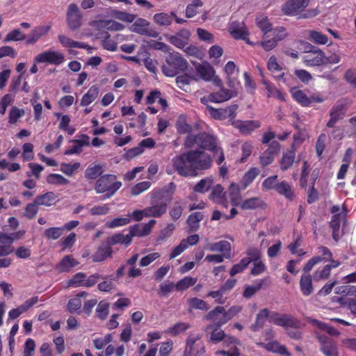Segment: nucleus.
Returning a JSON list of instances; mask_svg holds the SVG:
<instances>
[{"label":"nucleus","mask_w":356,"mask_h":356,"mask_svg":"<svg viewBox=\"0 0 356 356\" xmlns=\"http://www.w3.org/2000/svg\"><path fill=\"white\" fill-rule=\"evenodd\" d=\"M293 99L302 106H308L312 102L307 95L302 90L293 88L292 90Z\"/></svg>","instance_id":"47"},{"label":"nucleus","mask_w":356,"mask_h":356,"mask_svg":"<svg viewBox=\"0 0 356 356\" xmlns=\"http://www.w3.org/2000/svg\"><path fill=\"white\" fill-rule=\"evenodd\" d=\"M215 323L207 325L206 331L211 330L210 341L217 343L223 340L225 337V333L223 330H220V321L219 320L214 321Z\"/></svg>","instance_id":"21"},{"label":"nucleus","mask_w":356,"mask_h":356,"mask_svg":"<svg viewBox=\"0 0 356 356\" xmlns=\"http://www.w3.org/2000/svg\"><path fill=\"white\" fill-rule=\"evenodd\" d=\"M238 108L237 104H232L225 108H215L211 106H207L209 113L213 119L217 120L229 119L232 122L234 121Z\"/></svg>","instance_id":"7"},{"label":"nucleus","mask_w":356,"mask_h":356,"mask_svg":"<svg viewBox=\"0 0 356 356\" xmlns=\"http://www.w3.org/2000/svg\"><path fill=\"white\" fill-rule=\"evenodd\" d=\"M155 220H150L145 224H136L129 227V233L131 240L134 236H145L149 234L153 226L155 225Z\"/></svg>","instance_id":"16"},{"label":"nucleus","mask_w":356,"mask_h":356,"mask_svg":"<svg viewBox=\"0 0 356 356\" xmlns=\"http://www.w3.org/2000/svg\"><path fill=\"white\" fill-rule=\"evenodd\" d=\"M24 114V111L23 109L13 106L9 112L8 122L11 124H15Z\"/></svg>","instance_id":"64"},{"label":"nucleus","mask_w":356,"mask_h":356,"mask_svg":"<svg viewBox=\"0 0 356 356\" xmlns=\"http://www.w3.org/2000/svg\"><path fill=\"white\" fill-rule=\"evenodd\" d=\"M229 32L232 37L235 39L245 40L247 38L248 32L244 27H238L233 22L229 27Z\"/></svg>","instance_id":"51"},{"label":"nucleus","mask_w":356,"mask_h":356,"mask_svg":"<svg viewBox=\"0 0 356 356\" xmlns=\"http://www.w3.org/2000/svg\"><path fill=\"white\" fill-rule=\"evenodd\" d=\"M57 195L51 191L38 195L34 200L38 206L51 207L55 204Z\"/></svg>","instance_id":"31"},{"label":"nucleus","mask_w":356,"mask_h":356,"mask_svg":"<svg viewBox=\"0 0 356 356\" xmlns=\"http://www.w3.org/2000/svg\"><path fill=\"white\" fill-rule=\"evenodd\" d=\"M312 276L310 274H302L299 284L300 290L304 296H309L314 291Z\"/></svg>","instance_id":"24"},{"label":"nucleus","mask_w":356,"mask_h":356,"mask_svg":"<svg viewBox=\"0 0 356 356\" xmlns=\"http://www.w3.org/2000/svg\"><path fill=\"white\" fill-rule=\"evenodd\" d=\"M232 124L237 128L242 134H250L254 129L260 127L261 123L257 120H234Z\"/></svg>","instance_id":"17"},{"label":"nucleus","mask_w":356,"mask_h":356,"mask_svg":"<svg viewBox=\"0 0 356 356\" xmlns=\"http://www.w3.org/2000/svg\"><path fill=\"white\" fill-rule=\"evenodd\" d=\"M276 192L280 195L284 196L289 200H293L295 197L292 186L286 181H282L277 183Z\"/></svg>","instance_id":"36"},{"label":"nucleus","mask_w":356,"mask_h":356,"mask_svg":"<svg viewBox=\"0 0 356 356\" xmlns=\"http://www.w3.org/2000/svg\"><path fill=\"white\" fill-rule=\"evenodd\" d=\"M82 14L76 3H70L67 11V22L72 30H76L81 25Z\"/></svg>","instance_id":"12"},{"label":"nucleus","mask_w":356,"mask_h":356,"mask_svg":"<svg viewBox=\"0 0 356 356\" xmlns=\"http://www.w3.org/2000/svg\"><path fill=\"white\" fill-rule=\"evenodd\" d=\"M248 257L243 258V259H248L251 262L257 261L261 259V252L260 250L255 247H249L245 252Z\"/></svg>","instance_id":"57"},{"label":"nucleus","mask_w":356,"mask_h":356,"mask_svg":"<svg viewBox=\"0 0 356 356\" xmlns=\"http://www.w3.org/2000/svg\"><path fill=\"white\" fill-rule=\"evenodd\" d=\"M51 29V26H39L35 27L30 32L28 38L26 40V44H33L38 42L42 36L47 35Z\"/></svg>","instance_id":"22"},{"label":"nucleus","mask_w":356,"mask_h":356,"mask_svg":"<svg viewBox=\"0 0 356 356\" xmlns=\"http://www.w3.org/2000/svg\"><path fill=\"white\" fill-rule=\"evenodd\" d=\"M38 210V205L34 200L33 202L27 204L25 207L24 216L29 220L33 219L37 215Z\"/></svg>","instance_id":"58"},{"label":"nucleus","mask_w":356,"mask_h":356,"mask_svg":"<svg viewBox=\"0 0 356 356\" xmlns=\"http://www.w3.org/2000/svg\"><path fill=\"white\" fill-rule=\"evenodd\" d=\"M166 63L162 66V72L166 76L172 77L185 72L188 66L187 60L179 52L170 53L165 58Z\"/></svg>","instance_id":"5"},{"label":"nucleus","mask_w":356,"mask_h":356,"mask_svg":"<svg viewBox=\"0 0 356 356\" xmlns=\"http://www.w3.org/2000/svg\"><path fill=\"white\" fill-rule=\"evenodd\" d=\"M208 248L211 252H220L225 255L226 259L232 257V246L227 241H220L218 242L209 244Z\"/></svg>","instance_id":"20"},{"label":"nucleus","mask_w":356,"mask_h":356,"mask_svg":"<svg viewBox=\"0 0 356 356\" xmlns=\"http://www.w3.org/2000/svg\"><path fill=\"white\" fill-rule=\"evenodd\" d=\"M62 227H52L44 232V236L48 240H57L63 234Z\"/></svg>","instance_id":"48"},{"label":"nucleus","mask_w":356,"mask_h":356,"mask_svg":"<svg viewBox=\"0 0 356 356\" xmlns=\"http://www.w3.org/2000/svg\"><path fill=\"white\" fill-rule=\"evenodd\" d=\"M213 183L211 177L202 179L194 186L193 190L195 193H205L211 188Z\"/></svg>","instance_id":"42"},{"label":"nucleus","mask_w":356,"mask_h":356,"mask_svg":"<svg viewBox=\"0 0 356 356\" xmlns=\"http://www.w3.org/2000/svg\"><path fill=\"white\" fill-rule=\"evenodd\" d=\"M191 32L186 29H181L175 35L165 34L168 42L179 49H184L188 44L191 37Z\"/></svg>","instance_id":"11"},{"label":"nucleus","mask_w":356,"mask_h":356,"mask_svg":"<svg viewBox=\"0 0 356 356\" xmlns=\"http://www.w3.org/2000/svg\"><path fill=\"white\" fill-rule=\"evenodd\" d=\"M190 327L191 325L188 323L178 322L174 325L170 327L165 331V332L172 337H176L187 330L188 328H190Z\"/></svg>","instance_id":"43"},{"label":"nucleus","mask_w":356,"mask_h":356,"mask_svg":"<svg viewBox=\"0 0 356 356\" xmlns=\"http://www.w3.org/2000/svg\"><path fill=\"white\" fill-rule=\"evenodd\" d=\"M225 197H226L225 192L223 187L220 184L214 186L209 195V199L213 202H225Z\"/></svg>","instance_id":"41"},{"label":"nucleus","mask_w":356,"mask_h":356,"mask_svg":"<svg viewBox=\"0 0 356 356\" xmlns=\"http://www.w3.org/2000/svg\"><path fill=\"white\" fill-rule=\"evenodd\" d=\"M307 54L303 57V62L307 66H320L325 64V56L319 48L311 44L308 46Z\"/></svg>","instance_id":"8"},{"label":"nucleus","mask_w":356,"mask_h":356,"mask_svg":"<svg viewBox=\"0 0 356 356\" xmlns=\"http://www.w3.org/2000/svg\"><path fill=\"white\" fill-rule=\"evenodd\" d=\"M257 27L261 31L265 37L266 34L273 30V24L267 16L260 15L256 18Z\"/></svg>","instance_id":"40"},{"label":"nucleus","mask_w":356,"mask_h":356,"mask_svg":"<svg viewBox=\"0 0 356 356\" xmlns=\"http://www.w3.org/2000/svg\"><path fill=\"white\" fill-rule=\"evenodd\" d=\"M196 282L197 278L185 277L177 282L175 284V289L179 291H183L193 286Z\"/></svg>","instance_id":"50"},{"label":"nucleus","mask_w":356,"mask_h":356,"mask_svg":"<svg viewBox=\"0 0 356 356\" xmlns=\"http://www.w3.org/2000/svg\"><path fill=\"white\" fill-rule=\"evenodd\" d=\"M197 145L200 150H208L212 152L216 149L217 138L206 132H202L197 135L188 134L185 138L184 145L186 149H191Z\"/></svg>","instance_id":"4"},{"label":"nucleus","mask_w":356,"mask_h":356,"mask_svg":"<svg viewBox=\"0 0 356 356\" xmlns=\"http://www.w3.org/2000/svg\"><path fill=\"white\" fill-rule=\"evenodd\" d=\"M342 218L343 215L341 213H335L332 216L330 222V227L332 229V238L336 242L339 239V228Z\"/></svg>","instance_id":"38"},{"label":"nucleus","mask_w":356,"mask_h":356,"mask_svg":"<svg viewBox=\"0 0 356 356\" xmlns=\"http://www.w3.org/2000/svg\"><path fill=\"white\" fill-rule=\"evenodd\" d=\"M266 280L267 279L264 278L260 280L255 285L247 286L243 291V297L245 298H250L251 297H252L257 291H259L262 288L264 284L266 283Z\"/></svg>","instance_id":"45"},{"label":"nucleus","mask_w":356,"mask_h":356,"mask_svg":"<svg viewBox=\"0 0 356 356\" xmlns=\"http://www.w3.org/2000/svg\"><path fill=\"white\" fill-rule=\"evenodd\" d=\"M243 190L241 182L239 184L234 182H232L230 184L229 187V195L232 206L238 207L239 202L241 200V191Z\"/></svg>","instance_id":"26"},{"label":"nucleus","mask_w":356,"mask_h":356,"mask_svg":"<svg viewBox=\"0 0 356 356\" xmlns=\"http://www.w3.org/2000/svg\"><path fill=\"white\" fill-rule=\"evenodd\" d=\"M172 165H168L165 172L172 175L177 172L183 177H195L199 170H206L212 165L211 156L200 149H191L175 156L171 160Z\"/></svg>","instance_id":"1"},{"label":"nucleus","mask_w":356,"mask_h":356,"mask_svg":"<svg viewBox=\"0 0 356 356\" xmlns=\"http://www.w3.org/2000/svg\"><path fill=\"white\" fill-rule=\"evenodd\" d=\"M236 95V92L232 90L222 88L218 92H214L209 95V100L213 103H221L230 99Z\"/></svg>","instance_id":"19"},{"label":"nucleus","mask_w":356,"mask_h":356,"mask_svg":"<svg viewBox=\"0 0 356 356\" xmlns=\"http://www.w3.org/2000/svg\"><path fill=\"white\" fill-rule=\"evenodd\" d=\"M113 254L112 248L106 243L101 244L96 252L92 255V260L94 262H102L107 258L111 257Z\"/></svg>","instance_id":"23"},{"label":"nucleus","mask_w":356,"mask_h":356,"mask_svg":"<svg viewBox=\"0 0 356 356\" xmlns=\"http://www.w3.org/2000/svg\"><path fill=\"white\" fill-rule=\"evenodd\" d=\"M122 186L116 175L106 174L97 179L94 188L96 193L104 194L102 200H106L113 197Z\"/></svg>","instance_id":"3"},{"label":"nucleus","mask_w":356,"mask_h":356,"mask_svg":"<svg viewBox=\"0 0 356 356\" xmlns=\"http://www.w3.org/2000/svg\"><path fill=\"white\" fill-rule=\"evenodd\" d=\"M310 0H286L282 8V13L287 16H297L298 19H309L318 15V8L306 10Z\"/></svg>","instance_id":"2"},{"label":"nucleus","mask_w":356,"mask_h":356,"mask_svg":"<svg viewBox=\"0 0 356 356\" xmlns=\"http://www.w3.org/2000/svg\"><path fill=\"white\" fill-rule=\"evenodd\" d=\"M133 22L130 27L132 32L145 36H156V31L149 29V22L145 19L139 17Z\"/></svg>","instance_id":"14"},{"label":"nucleus","mask_w":356,"mask_h":356,"mask_svg":"<svg viewBox=\"0 0 356 356\" xmlns=\"http://www.w3.org/2000/svg\"><path fill=\"white\" fill-rule=\"evenodd\" d=\"M26 38V36L25 34L22 33V31L18 29H15L10 31L5 37L4 42H11V41H22Z\"/></svg>","instance_id":"56"},{"label":"nucleus","mask_w":356,"mask_h":356,"mask_svg":"<svg viewBox=\"0 0 356 356\" xmlns=\"http://www.w3.org/2000/svg\"><path fill=\"white\" fill-rule=\"evenodd\" d=\"M249 264L250 261H248V259H241L238 264L233 265L232 267L230 268V276L234 277L238 273H243L248 268Z\"/></svg>","instance_id":"54"},{"label":"nucleus","mask_w":356,"mask_h":356,"mask_svg":"<svg viewBox=\"0 0 356 356\" xmlns=\"http://www.w3.org/2000/svg\"><path fill=\"white\" fill-rule=\"evenodd\" d=\"M243 307L240 305H233L227 311L222 306H217L210 311L204 316V318L208 321H216L218 319L220 321V325H223L240 313Z\"/></svg>","instance_id":"6"},{"label":"nucleus","mask_w":356,"mask_h":356,"mask_svg":"<svg viewBox=\"0 0 356 356\" xmlns=\"http://www.w3.org/2000/svg\"><path fill=\"white\" fill-rule=\"evenodd\" d=\"M58 38L61 45L64 47L79 49H87L88 47L86 43L74 41L63 35H59Z\"/></svg>","instance_id":"37"},{"label":"nucleus","mask_w":356,"mask_h":356,"mask_svg":"<svg viewBox=\"0 0 356 356\" xmlns=\"http://www.w3.org/2000/svg\"><path fill=\"white\" fill-rule=\"evenodd\" d=\"M258 346L264 348L268 352L279 354L283 356H291L286 347L281 345L277 341H273L268 343L259 342Z\"/></svg>","instance_id":"18"},{"label":"nucleus","mask_w":356,"mask_h":356,"mask_svg":"<svg viewBox=\"0 0 356 356\" xmlns=\"http://www.w3.org/2000/svg\"><path fill=\"white\" fill-rule=\"evenodd\" d=\"M102 47L110 51H115L118 49L117 42L110 38L108 32H105L102 35Z\"/></svg>","instance_id":"52"},{"label":"nucleus","mask_w":356,"mask_h":356,"mask_svg":"<svg viewBox=\"0 0 356 356\" xmlns=\"http://www.w3.org/2000/svg\"><path fill=\"white\" fill-rule=\"evenodd\" d=\"M296 156V149L293 147L290 150L284 152L280 161V169L286 171L293 164Z\"/></svg>","instance_id":"28"},{"label":"nucleus","mask_w":356,"mask_h":356,"mask_svg":"<svg viewBox=\"0 0 356 356\" xmlns=\"http://www.w3.org/2000/svg\"><path fill=\"white\" fill-rule=\"evenodd\" d=\"M308 37L309 40L318 44H325L328 42L327 35L315 30L308 31Z\"/></svg>","instance_id":"46"},{"label":"nucleus","mask_w":356,"mask_h":356,"mask_svg":"<svg viewBox=\"0 0 356 356\" xmlns=\"http://www.w3.org/2000/svg\"><path fill=\"white\" fill-rule=\"evenodd\" d=\"M270 320L275 325L284 327L296 328L298 325V321L290 314L281 315L277 312H273Z\"/></svg>","instance_id":"13"},{"label":"nucleus","mask_w":356,"mask_h":356,"mask_svg":"<svg viewBox=\"0 0 356 356\" xmlns=\"http://www.w3.org/2000/svg\"><path fill=\"white\" fill-rule=\"evenodd\" d=\"M155 22L161 26H169L172 24V15L165 13H156L154 15Z\"/></svg>","instance_id":"59"},{"label":"nucleus","mask_w":356,"mask_h":356,"mask_svg":"<svg viewBox=\"0 0 356 356\" xmlns=\"http://www.w3.org/2000/svg\"><path fill=\"white\" fill-rule=\"evenodd\" d=\"M204 215L200 211L194 212L190 214L187 218V225L189 232H196L200 228V222L203 220Z\"/></svg>","instance_id":"34"},{"label":"nucleus","mask_w":356,"mask_h":356,"mask_svg":"<svg viewBox=\"0 0 356 356\" xmlns=\"http://www.w3.org/2000/svg\"><path fill=\"white\" fill-rule=\"evenodd\" d=\"M273 33V39L277 43L285 39L288 35V32L284 26H277L271 31Z\"/></svg>","instance_id":"63"},{"label":"nucleus","mask_w":356,"mask_h":356,"mask_svg":"<svg viewBox=\"0 0 356 356\" xmlns=\"http://www.w3.org/2000/svg\"><path fill=\"white\" fill-rule=\"evenodd\" d=\"M168 205L165 202L153 204L145 208V217L160 218L167 211Z\"/></svg>","instance_id":"25"},{"label":"nucleus","mask_w":356,"mask_h":356,"mask_svg":"<svg viewBox=\"0 0 356 356\" xmlns=\"http://www.w3.org/2000/svg\"><path fill=\"white\" fill-rule=\"evenodd\" d=\"M264 203L259 197H254L243 200L239 202V207L243 210L256 209L263 207Z\"/></svg>","instance_id":"35"},{"label":"nucleus","mask_w":356,"mask_h":356,"mask_svg":"<svg viewBox=\"0 0 356 356\" xmlns=\"http://www.w3.org/2000/svg\"><path fill=\"white\" fill-rule=\"evenodd\" d=\"M109 304L105 301H100L96 308L97 316L101 320H105L108 314Z\"/></svg>","instance_id":"60"},{"label":"nucleus","mask_w":356,"mask_h":356,"mask_svg":"<svg viewBox=\"0 0 356 356\" xmlns=\"http://www.w3.org/2000/svg\"><path fill=\"white\" fill-rule=\"evenodd\" d=\"M347 106L346 104L337 103L330 110V119L327 122L326 126L329 128L334 127V124L339 120H342L346 113Z\"/></svg>","instance_id":"15"},{"label":"nucleus","mask_w":356,"mask_h":356,"mask_svg":"<svg viewBox=\"0 0 356 356\" xmlns=\"http://www.w3.org/2000/svg\"><path fill=\"white\" fill-rule=\"evenodd\" d=\"M320 350L325 356H339L337 345L334 341L324 343Z\"/></svg>","instance_id":"55"},{"label":"nucleus","mask_w":356,"mask_h":356,"mask_svg":"<svg viewBox=\"0 0 356 356\" xmlns=\"http://www.w3.org/2000/svg\"><path fill=\"white\" fill-rule=\"evenodd\" d=\"M330 266L327 264L324 266L323 268H318L315 270L313 275L314 280L316 282L325 280L330 277Z\"/></svg>","instance_id":"49"},{"label":"nucleus","mask_w":356,"mask_h":356,"mask_svg":"<svg viewBox=\"0 0 356 356\" xmlns=\"http://www.w3.org/2000/svg\"><path fill=\"white\" fill-rule=\"evenodd\" d=\"M193 65L196 71V74H193V81H197L202 79L205 81H209L212 79L215 74V70L209 63H198L193 62Z\"/></svg>","instance_id":"9"},{"label":"nucleus","mask_w":356,"mask_h":356,"mask_svg":"<svg viewBox=\"0 0 356 356\" xmlns=\"http://www.w3.org/2000/svg\"><path fill=\"white\" fill-rule=\"evenodd\" d=\"M35 63H47L51 65H59L65 61L63 54L55 51H46L37 55Z\"/></svg>","instance_id":"10"},{"label":"nucleus","mask_w":356,"mask_h":356,"mask_svg":"<svg viewBox=\"0 0 356 356\" xmlns=\"http://www.w3.org/2000/svg\"><path fill=\"white\" fill-rule=\"evenodd\" d=\"M106 243L111 246V248L117 244L124 245L127 247L131 243V240L129 234L124 235L122 233H117L108 237Z\"/></svg>","instance_id":"29"},{"label":"nucleus","mask_w":356,"mask_h":356,"mask_svg":"<svg viewBox=\"0 0 356 356\" xmlns=\"http://www.w3.org/2000/svg\"><path fill=\"white\" fill-rule=\"evenodd\" d=\"M79 168L80 163L78 162L73 164L63 163L60 165V171L65 175L72 177Z\"/></svg>","instance_id":"61"},{"label":"nucleus","mask_w":356,"mask_h":356,"mask_svg":"<svg viewBox=\"0 0 356 356\" xmlns=\"http://www.w3.org/2000/svg\"><path fill=\"white\" fill-rule=\"evenodd\" d=\"M270 316L269 310L268 309L265 308L260 310L257 315L254 324H252L251 326V330L254 332H256L262 328L264 325L266 320L267 318H270Z\"/></svg>","instance_id":"39"},{"label":"nucleus","mask_w":356,"mask_h":356,"mask_svg":"<svg viewBox=\"0 0 356 356\" xmlns=\"http://www.w3.org/2000/svg\"><path fill=\"white\" fill-rule=\"evenodd\" d=\"M79 264L72 255L65 256L56 266V270L60 273H67L71 269Z\"/></svg>","instance_id":"27"},{"label":"nucleus","mask_w":356,"mask_h":356,"mask_svg":"<svg viewBox=\"0 0 356 356\" xmlns=\"http://www.w3.org/2000/svg\"><path fill=\"white\" fill-rule=\"evenodd\" d=\"M261 170L257 167L250 168L243 176L240 182L242 184V188L246 189L260 174Z\"/></svg>","instance_id":"30"},{"label":"nucleus","mask_w":356,"mask_h":356,"mask_svg":"<svg viewBox=\"0 0 356 356\" xmlns=\"http://www.w3.org/2000/svg\"><path fill=\"white\" fill-rule=\"evenodd\" d=\"M47 182L52 185H66L69 183V180L60 174L52 173L49 175L46 178Z\"/></svg>","instance_id":"53"},{"label":"nucleus","mask_w":356,"mask_h":356,"mask_svg":"<svg viewBox=\"0 0 356 356\" xmlns=\"http://www.w3.org/2000/svg\"><path fill=\"white\" fill-rule=\"evenodd\" d=\"M104 165L102 164H91L85 171V177L87 179H99L103 175L104 172Z\"/></svg>","instance_id":"32"},{"label":"nucleus","mask_w":356,"mask_h":356,"mask_svg":"<svg viewBox=\"0 0 356 356\" xmlns=\"http://www.w3.org/2000/svg\"><path fill=\"white\" fill-rule=\"evenodd\" d=\"M99 88L97 86H92L81 99V106H87L93 102L99 95Z\"/></svg>","instance_id":"33"},{"label":"nucleus","mask_w":356,"mask_h":356,"mask_svg":"<svg viewBox=\"0 0 356 356\" xmlns=\"http://www.w3.org/2000/svg\"><path fill=\"white\" fill-rule=\"evenodd\" d=\"M188 303L191 309H200L207 311L209 309L208 304L203 300L197 298H193L188 300Z\"/></svg>","instance_id":"62"},{"label":"nucleus","mask_w":356,"mask_h":356,"mask_svg":"<svg viewBox=\"0 0 356 356\" xmlns=\"http://www.w3.org/2000/svg\"><path fill=\"white\" fill-rule=\"evenodd\" d=\"M175 127L179 134H191L190 133L192 131L191 126L186 122V116L183 115L178 118L175 124Z\"/></svg>","instance_id":"44"}]
</instances>
